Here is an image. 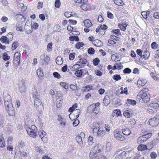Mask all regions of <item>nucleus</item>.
Returning a JSON list of instances; mask_svg holds the SVG:
<instances>
[{
    "label": "nucleus",
    "mask_w": 159,
    "mask_h": 159,
    "mask_svg": "<svg viewBox=\"0 0 159 159\" xmlns=\"http://www.w3.org/2000/svg\"><path fill=\"white\" fill-rule=\"evenodd\" d=\"M127 101L130 103V104L133 105H135L136 104V101L134 100L128 99Z\"/></svg>",
    "instance_id": "nucleus-54"
},
{
    "label": "nucleus",
    "mask_w": 159,
    "mask_h": 159,
    "mask_svg": "<svg viewBox=\"0 0 159 159\" xmlns=\"http://www.w3.org/2000/svg\"><path fill=\"white\" fill-rule=\"evenodd\" d=\"M84 44L82 42H79L75 44V48L76 49H79L81 47L83 46Z\"/></svg>",
    "instance_id": "nucleus-37"
},
{
    "label": "nucleus",
    "mask_w": 159,
    "mask_h": 159,
    "mask_svg": "<svg viewBox=\"0 0 159 159\" xmlns=\"http://www.w3.org/2000/svg\"><path fill=\"white\" fill-rule=\"evenodd\" d=\"M122 132L124 135H129L131 134V131L128 128H125L122 129Z\"/></svg>",
    "instance_id": "nucleus-27"
},
{
    "label": "nucleus",
    "mask_w": 159,
    "mask_h": 159,
    "mask_svg": "<svg viewBox=\"0 0 159 159\" xmlns=\"http://www.w3.org/2000/svg\"><path fill=\"white\" fill-rule=\"evenodd\" d=\"M61 2L59 0H56L55 3V5L57 8H59L60 7Z\"/></svg>",
    "instance_id": "nucleus-53"
},
{
    "label": "nucleus",
    "mask_w": 159,
    "mask_h": 159,
    "mask_svg": "<svg viewBox=\"0 0 159 159\" xmlns=\"http://www.w3.org/2000/svg\"><path fill=\"white\" fill-rule=\"evenodd\" d=\"M91 4L89 3H83L80 6V7L84 11H87L89 10Z\"/></svg>",
    "instance_id": "nucleus-11"
},
{
    "label": "nucleus",
    "mask_w": 159,
    "mask_h": 159,
    "mask_svg": "<svg viewBox=\"0 0 159 159\" xmlns=\"http://www.w3.org/2000/svg\"><path fill=\"white\" fill-rule=\"evenodd\" d=\"M20 52H16L13 58L14 65L17 67L20 64Z\"/></svg>",
    "instance_id": "nucleus-5"
},
{
    "label": "nucleus",
    "mask_w": 159,
    "mask_h": 159,
    "mask_svg": "<svg viewBox=\"0 0 159 159\" xmlns=\"http://www.w3.org/2000/svg\"><path fill=\"white\" fill-rule=\"evenodd\" d=\"M158 116H156L154 117L149 119L148 122L149 125L152 127H156L159 123V119Z\"/></svg>",
    "instance_id": "nucleus-6"
},
{
    "label": "nucleus",
    "mask_w": 159,
    "mask_h": 159,
    "mask_svg": "<svg viewBox=\"0 0 159 159\" xmlns=\"http://www.w3.org/2000/svg\"><path fill=\"white\" fill-rule=\"evenodd\" d=\"M112 78L115 80L118 81L121 79V77L120 75H115L113 76Z\"/></svg>",
    "instance_id": "nucleus-41"
},
{
    "label": "nucleus",
    "mask_w": 159,
    "mask_h": 159,
    "mask_svg": "<svg viewBox=\"0 0 159 159\" xmlns=\"http://www.w3.org/2000/svg\"><path fill=\"white\" fill-rule=\"evenodd\" d=\"M159 104L156 103H153L150 104L148 105V107L154 109H156L159 107Z\"/></svg>",
    "instance_id": "nucleus-29"
},
{
    "label": "nucleus",
    "mask_w": 159,
    "mask_h": 159,
    "mask_svg": "<svg viewBox=\"0 0 159 159\" xmlns=\"http://www.w3.org/2000/svg\"><path fill=\"white\" fill-rule=\"evenodd\" d=\"M54 77L57 79H59L61 78V76L57 72H54L53 73Z\"/></svg>",
    "instance_id": "nucleus-45"
},
{
    "label": "nucleus",
    "mask_w": 159,
    "mask_h": 159,
    "mask_svg": "<svg viewBox=\"0 0 159 159\" xmlns=\"http://www.w3.org/2000/svg\"><path fill=\"white\" fill-rule=\"evenodd\" d=\"M92 128L93 134H94L100 130V125L98 123H93V124Z\"/></svg>",
    "instance_id": "nucleus-8"
},
{
    "label": "nucleus",
    "mask_w": 159,
    "mask_h": 159,
    "mask_svg": "<svg viewBox=\"0 0 159 159\" xmlns=\"http://www.w3.org/2000/svg\"><path fill=\"white\" fill-rule=\"evenodd\" d=\"M155 35L156 36L159 37V29H155L154 30Z\"/></svg>",
    "instance_id": "nucleus-61"
},
{
    "label": "nucleus",
    "mask_w": 159,
    "mask_h": 159,
    "mask_svg": "<svg viewBox=\"0 0 159 159\" xmlns=\"http://www.w3.org/2000/svg\"><path fill=\"white\" fill-rule=\"evenodd\" d=\"M19 46V44L17 42H14L12 45V49L13 50H15Z\"/></svg>",
    "instance_id": "nucleus-42"
},
{
    "label": "nucleus",
    "mask_w": 159,
    "mask_h": 159,
    "mask_svg": "<svg viewBox=\"0 0 159 159\" xmlns=\"http://www.w3.org/2000/svg\"><path fill=\"white\" fill-rule=\"evenodd\" d=\"M94 49L92 48H90L88 50V53L91 54H93L94 53Z\"/></svg>",
    "instance_id": "nucleus-51"
},
{
    "label": "nucleus",
    "mask_w": 159,
    "mask_h": 159,
    "mask_svg": "<svg viewBox=\"0 0 159 159\" xmlns=\"http://www.w3.org/2000/svg\"><path fill=\"white\" fill-rule=\"evenodd\" d=\"M83 139L81 138V137H79V136H77L76 138V140L78 143L80 145L81 147L82 146V144L83 143Z\"/></svg>",
    "instance_id": "nucleus-24"
},
{
    "label": "nucleus",
    "mask_w": 159,
    "mask_h": 159,
    "mask_svg": "<svg viewBox=\"0 0 159 159\" xmlns=\"http://www.w3.org/2000/svg\"><path fill=\"white\" fill-rule=\"evenodd\" d=\"M60 85L63 87V88L66 89H68V86L66 85V84L64 82H61L60 83Z\"/></svg>",
    "instance_id": "nucleus-59"
},
{
    "label": "nucleus",
    "mask_w": 159,
    "mask_h": 159,
    "mask_svg": "<svg viewBox=\"0 0 159 159\" xmlns=\"http://www.w3.org/2000/svg\"><path fill=\"white\" fill-rule=\"evenodd\" d=\"M83 74V71L82 70H78L75 72L76 75L78 77H80Z\"/></svg>",
    "instance_id": "nucleus-33"
},
{
    "label": "nucleus",
    "mask_w": 159,
    "mask_h": 159,
    "mask_svg": "<svg viewBox=\"0 0 159 159\" xmlns=\"http://www.w3.org/2000/svg\"><path fill=\"white\" fill-rule=\"evenodd\" d=\"M152 134L151 133H149L143 135V136L146 139V140H147L149 138H150L152 136Z\"/></svg>",
    "instance_id": "nucleus-58"
},
{
    "label": "nucleus",
    "mask_w": 159,
    "mask_h": 159,
    "mask_svg": "<svg viewBox=\"0 0 159 159\" xmlns=\"http://www.w3.org/2000/svg\"><path fill=\"white\" fill-rule=\"evenodd\" d=\"M121 115V111L118 109L114 110L113 112L111 114V116L113 117L115 116V117L119 116Z\"/></svg>",
    "instance_id": "nucleus-15"
},
{
    "label": "nucleus",
    "mask_w": 159,
    "mask_h": 159,
    "mask_svg": "<svg viewBox=\"0 0 159 159\" xmlns=\"http://www.w3.org/2000/svg\"><path fill=\"white\" fill-rule=\"evenodd\" d=\"M39 135L43 141H44V138H46V133L43 130H39Z\"/></svg>",
    "instance_id": "nucleus-14"
},
{
    "label": "nucleus",
    "mask_w": 159,
    "mask_h": 159,
    "mask_svg": "<svg viewBox=\"0 0 159 159\" xmlns=\"http://www.w3.org/2000/svg\"><path fill=\"white\" fill-rule=\"evenodd\" d=\"M120 30L119 29H116L112 30L111 32L113 34L118 35L120 32Z\"/></svg>",
    "instance_id": "nucleus-55"
},
{
    "label": "nucleus",
    "mask_w": 159,
    "mask_h": 159,
    "mask_svg": "<svg viewBox=\"0 0 159 159\" xmlns=\"http://www.w3.org/2000/svg\"><path fill=\"white\" fill-rule=\"evenodd\" d=\"M150 14V12L149 11H148L147 12L146 11H142L141 12V15L143 16V17L145 19H147L149 15Z\"/></svg>",
    "instance_id": "nucleus-31"
},
{
    "label": "nucleus",
    "mask_w": 159,
    "mask_h": 159,
    "mask_svg": "<svg viewBox=\"0 0 159 159\" xmlns=\"http://www.w3.org/2000/svg\"><path fill=\"white\" fill-rule=\"evenodd\" d=\"M10 58V57L9 56L7 53L4 52L3 55V59L4 60H7Z\"/></svg>",
    "instance_id": "nucleus-49"
},
{
    "label": "nucleus",
    "mask_w": 159,
    "mask_h": 159,
    "mask_svg": "<svg viewBox=\"0 0 159 159\" xmlns=\"http://www.w3.org/2000/svg\"><path fill=\"white\" fill-rule=\"evenodd\" d=\"M62 99H57L56 101V103L57 107L58 108L60 107L62 104Z\"/></svg>",
    "instance_id": "nucleus-36"
},
{
    "label": "nucleus",
    "mask_w": 159,
    "mask_h": 159,
    "mask_svg": "<svg viewBox=\"0 0 159 159\" xmlns=\"http://www.w3.org/2000/svg\"><path fill=\"white\" fill-rule=\"evenodd\" d=\"M107 16L108 18L111 19H113L114 17L113 15L109 11L107 12Z\"/></svg>",
    "instance_id": "nucleus-64"
},
{
    "label": "nucleus",
    "mask_w": 159,
    "mask_h": 159,
    "mask_svg": "<svg viewBox=\"0 0 159 159\" xmlns=\"http://www.w3.org/2000/svg\"><path fill=\"white\" fill-rule=\"evenodd\" d=\"M96 156V154L93 151H91L89 155L90 159H95Z\"/></svg>",
    "instance_id": "nucleus-34"
},
{
    "label": "nucleus",
    "mask_w": 159,
    "mask_h": 159,
    "mask_svg": "<svg viewBox=\"0 0 159 159\" xmlns=\"http://www.w3.org/2000/svg\"><path fill=\"white\" fill-rule=\"evenodd\" d=\"M100 145H97L94 146L93 149L92 151L94 152L96 154L100 152L101 151V149L100 148Z\"/></svg>",
    "instance_id": "nucleus-19"
},
{
    "label": "nucleus",
    "mask_w": 159,
    "mask_h": 159,
    "mask_svg": "<svg viewBox=\"0 0 159 159\" xmlns=\"http://www.w3.org/2000/svg\"><path fill=\"white\" fill-rule=\"evenodd\" d=\"M84 25L87 27H90L92 25L91 21L89 20H86L84 21Z\"/></svg>",
    "instance_id": "nucleus-26"
},
{
    "label": "nucleus",
    "mask_w": 159,
    "mask_h": 159,
    "mask_svg": "<svg viewBox=\"0 0 159 159\" xmlns=\"http://www.w3.org/2000/svg\"><path fill=\"white\" fill-rule=\"evenodd\" d=\"M87 62V60L86 59H80V60L77 62V63L78 64L77 65L80 66H84L86 64Z\"/></svg>",
    "instance_id": "nucleus-21"
},
{
    "label": "nucleus",
    "mask_w": 159,
    "mask_h": 159,
    "mask_svg": "<svg viewBox=\"0 0 159 159\" xmlns=\"http://www.w3.org/2000/svg\"><path fill=\"white\" fill-rule=\"evenodd\" d=\"M146 141V139L143 135L139 137L137 140V143L139 144L142 143Z\"/></svg>",
    "instance_id": "nucleus-20"
},
{
    "label": "nucleus",
    "mask_w": 159,
    "mask_h": 159,
    "mask_svg": "<svg viewBox=\"0 0 159 159\" xmlns=\"http://www.w3.org/2000/svg\"><path fill=\"white\" fill-rule=\"evenodd\" d=\"M150 76L155 80L159 81V75L151 72L150 74Z\"/></svg>",
    "instance_id": "nucleus-22"
},
{
    "label": "nucleus",
    "mask_w": 159,
    "mask_h": 159,
    "mask_svg": "<svg viewBox=\"0 0 159 159\" xmlns=\"http://www.w3.org/2000/svg\"><path fill=\"white\" fill-rule=\"evenodd\" d=\"M126 152L125 151L122 152L116 157L115 159H123L126 157Z\"/></svg>",
    "instance_id": "nucleus-17"
},
{
    "label": "nucleus",
    "mask_w": 159,
    "mask_h": 159,
    "mask_svg": "<svg viewBox=\"0 0 159 159\" xmlns=\"http://www.w3.org/2000/svg\"><path fill=\"white\" fill-rule=\"evenodd\" d=\"M26 131L28 134L31 137L34 138L37 135V129L34 125L31 126L30 128L26 129Z\"/></svg>",
    "instance_id": "nucleus-3"
},
{
    "label": "nucleus",
    "mask_w": 159,
    "mask_h": 159,
    "mask_svg": "<svg viewBox=\"0 0 159 159\" xmlns=\"http://www.w3.org/2000/svg\"><path fill=\"white\" fill-rule=\"evenodd\" d=\"M150 156L152 159H155L157 157V154L155 152H152L150 154Z\"/></svg>",
    "instance_id": "nucleus-56"
},
{
    "label": "nucleus",
    "mask_w": 159,
    "mask_h": 159,
    "mask_svg": "<svg viewBox=\"0 0 159 159\" xmlns=\"http://www.w3.org/2000/svg\"><path fill=\"white\" fill-rule=\"evenodd\" d=\"M136 52L141 58V56H143L142 50L140 49H138L136 50Z\"/></svg>",
    "instance_id": "nucleus-62"
},
{
    "label": "nucleus",
    "mask_w": 159,
    "mask_h": 159,
    "mask_svg": "<svg viewBox=\"0 0 159 159\" xmlns=\"http://www.w3.org/2000/svg\"><path fill=\"white\" fill-rule=\"evenodd\" d=\"M134 113L132 110L125 111L123 113L124 116L127 118H129L132 116Z\"/></svg>",
    "instance_id": "nucleus-9"
},
{
    "label": "nucleus",
    "mask_w": 159,
    "mask_h": 159,
    "mask_svg": "<svg viewBox=\"0 0 159 159\" xmlns=\"http://www.w3.org/2000/svg\"><path fill=\"white\" fill-rule=\"evenodd\" d=\"M75 53H70L69 56V58L70 60H73L75 58Z\"/></svg>",
    "instance_id": "nucleus-60"
},
{
    "label": "nucleus",
    "mask_w": 159,
    "mask_h": 159,
    "mask_svg": "<svg viewBox=\"0 0 159 159\" xmlns=\"http://www.w3.org/2000/svg\"><path fill=\"white\" fill-rule=\"evenodd\" d=\"M52 43H49L47 46V51L50 52L52 50Z\"/></svg>",
    "instance_id": "nucleus-46"
},
{
    "label": "nucleus",
    "mask_w": 159,
    "mask_h": 159,
    "mask_svg": "<svg viewBox=\"0 0 159 159\" xmlns=\"http://www.w3.org/2000/svg\"><path fill=\"white\" fill-rule=\"evenodd\" d=\"M100 60L98 58H96L93 60V64L94 66H97Z\"/></svg>",
    "instance_id": "nucleus-47"
},
{
    "label": "nucleus",
    "mask_w": 159,
    "mask_h": 159,
    "mask_svg": "<svg viewBox=\"0 0 159 159\" xmlns=\"http://www.w3.org/2000/svg\"><path fill=\"white\" fill-rule=\"evenodd\" d=\"M79 123V121L78 120H75L73 123V125L74 126L76 127Z\"/></svg>",
    "instance_id": "nucleus-63"
},
{
    "label": "nucleus",
    "mask_w": 159,
    "mask_h": 159,
    "mask_svg": "<svg viewBox=\"0 0 159 159\" xmlns=\"http://www.w3.org/2000/svg\"><path fill=\"white\" fill-rule=\"evenodd\" d=\"M34 106L39 111H41L43 109L41 100L39 98L34 99Z\"/></svg>",
    "instance_id": "nucleus-4"
},
{
    "label": "nucleus",
    "mask_w": 159,
    "mask_h": 159,
    "mask_svg": "<svg viewBox=\"0 0 159 159\" xmlns=\"http://www.w3.org/2000/svg\"><path fill=\"white\" fill-rule=\"evenodd\" d=\"M149 55L150 53L149 52L146 50L143 52V54L141 56V58L147 59L149 57Z\"/></svg>",
    "instance_id": "nucleus-23"
},
{
    "label": "nucleus",
    "mask_w": 159,
    "mask_h": 159,
    "mask_svg": "<svg viewBox=\"0 0 159 159\" xmlns=\"http://www.w3.org/2000/svg\"><path fill=\"white\" fill-rule=\"evenodd\" d=\"M16 30L22 31L23 27L21 23H17L16 25Z\"/></svg>",
    "instance_id": "nucleus-28"
},
{
    "label": "nucleus",
    "mask_w": 159,
    "mask_h": 159,
    "mask_svg": "<svg viewBox=\"0 0 159 159\" xmlns=\"http://www.w3.org/2000/svg\"><path fill=\"white\" fill-rule=\"evenodd\" d=\"M62 59V58L61 57H58L56 59V63L58 65L61 64L63 62Z\"/></svg>",
    "instance_id": "nucleus-30"
},
{
    "label": "nucleus",
    "mask_w": 159,
    "mask_h": 159,
    "mask_svg": "<svg viewBox=\"0 0 159 159\" xmlns=\"http://www.w3.org/2000/svg\"><path fill=\"white\" fill-rule=\"evenodd\" d=\"M105 132L106 131L105 130H99L94 134L98 137H102L105 135Z\"/></svg>",
    "instance_id": "nucleus-18"
},
{
    "label": "nucleus",
    "mask_w": 159,
    "mask_h": 159,
    "mask_svg": "<svg viewBox=\"0 0 159 159\" xmlns=\"http://www.w3.org/2000/svg\"><path fill=\"white\" fill-rule=\"evenodd\" d=\"M5 142L4 139L2 138H0V147L3 148L5 146Z\"/></svg>",
    "instance_id": "nucleus-44"
},
{
    "label": "nucleus",
    "mask_w": 159,
    "mask_h": 159,
    "mask_svg": "<svg viewBox=\"0 0 159 159\" xmlns=\"http://www.w3.org/2000/svg\"><path fill=\"white\" fill-rule=\"evenodd\" d=\"M148 91V89H143L139 92L138 95V96L141 97L142 100L145 103H147L150 100V95Z\"/></svg>",
    "instance_id": "nucleus-2"
},
{
    "label": "nucleus",
    "mask_w": 159,
    "mask_h": 159,
    "mask_svg": "<svg viewBox=\"0 0 159 159\" xmlns=\"http://www.w3.org/2000/svg\"><path fill=\"white\" fill-rule=\"evenodd\" d=\"M3 97L6 109L10 116H13L15 114L14 108L11 103V97L8 92L5 91L3 93Z\"/></svg>",
    "instance_id": "nucleus-1"
},
{
    "label": "nucleus",
    "mask_w": 159,
    "mask_h": 159,
    "mask_svg": "<svg viewBox=\"0 0 159 159\" xmlns=\"http://www.w3.org/2000/svg\"><path fill=\"white\" fill-rule=\"evenodd\" d=\"M93 109L92 111L93 113L96 114H98L99 113V107H98L94 106V107H93Z\"/></svg>",
    "instance_id": "nucleus-43"
},
{
    "label": "nucleus",
    "mask_w": 159,
    "mask_h": 159,
    "mask_svg": "<svg viewBox=\"0 0 159 159\" xmlns=\"http://www.w3.org/2000/svg\"><path fill=\"white\" fill-rule=\"evenodd\" d=\"M111 97L108 96H106L104 97L103 100V102L104 104L107 106L110 104L111 102Z\"/></svg>",
    "instance_id": "nucleus-16"
},
{
    "label": "nucleus",
    "mask_w": 159,
    "mask_h": 159,
    "mask_svg": "<svg viewBox=\"0 0 159 159\" xmlns=\"http://www.w3.org/2000/svg\"><path fill=\"white\" fill-rule=\"evenodd\" d=\"M131 72V70L129 68H125L123 70L125 74H129Z\"/></svg>",
    "instance_id": "nucleus-52"
},
{
    "label": "nucleus",
    "mask_w": 159,
    "mask_h": 159,
    "mask_svg": "<svg viewBox=\"0 0 159 159\" xmlns=\"http://www.w3.org/2000/svg\"><path fill=\"white\" fill-rule=\"evenodd\" d=\"M70 88L73 90H76L78 89L77 86L75 85L74 84H71L70 85Z\"/></svg>",
    "instance_id": "nucleus-57"
},
{
    "label": "nucleus",
    "mask_w": 159,
    "mask_h": 159,
    "mask_svg": "<svg viewBox=\"0 0 159 159\" xmlns=\"http://www.w3.org/2000/svg\"><path fill=\"white\" fill-rule=\"evenodd\" d=\"M37 74L39 78L43 76V72L40 69H39L37 70Z\"/></svg>",
    "instance_id": "nucleus-35"
},
{
    "label": "nucleus",
    "mask_w": 159,
    "mask_h": 159,
    "mask_svg": "<svg viewBox=\"0 0 159 159\" xmlns=\"http://www.w3.org/2000/svg\"><path fill=\"white\" fill-rule=\"evenodd\" d=\"M69 39L70 41H78L79 40V37L77 36H73L69 37Z\"/></svg>",
    "instance_id": "nucleus-32"
},
{
    "label": "nucleus",
    "mask_w": 159,
    "mask_h": 159,
    "mask_svg": "<svg viewBox=\"0 0 159 159\" xmlns=\"http://www.w3.org/2000/svg\"><path fill=\"white\" fill-rule=\"evenodd\" d=\"M32 96L33 98L34 99L39 98V96L37 92V88L36 86L34 87L32 93Z\"/></svg>",
    "instance_id": "nucleus-12"
},
{
    "label": "nucleus",
    "mask_w": 159,
    "mask_h": 159,
    "mask_svg": "<svg viewBox=\"0 0 159 159\" xmlns=\"http://www.w3.org/2000/svg\"><path fill=\"white\" fill-rule=\"evenodd\" d=\"M121 131L118 129L115 130L114 132V137L117 139L123 141L125 139V138L124 136L121 134Z\"/></svg>",
    "instance_id": "nucleus-7"
},
{
    "label": "nucleus",
    "mask_w": 159,
    "mask_h": 159,
    "mask_svg": "<svg viewBox=\"0 0 159 159\" xmlns=\"http://www.w3.org/2000/svg\"><path fill=\"white\" fill-rule=\"evenodd\" d=\"M114 3L118 6H122L123 5V2L122 0H114Z\"/></svg>",
    "instance_id": "nucleus-39"
},
{
    "label": "nucleus",
    "mask_w": 159,
    "mask_h": 159,
    "mask_svg": "<svg viewBox=\"0 0 159 159\" xmlns=\"http://www.w3.org/2000/svg\"><path fill=\"white\" fill-rule=\"evenodd\" d=\"M19 89L21 93L24 92L26 90L25 82H21L19 84Z\"/></svg>",
    "instance_id": "nucleus-10"
},
{
    "label": "nucleus",
    "mask_w": 159,
    "mask_h": 159,
    "mask_svg": "<svg viewBox=\"0 0 159 159\" xmlns=\"http://www.w3.org/2000/svg\"><path fill=\"white\" fill-rule=\"evenodd\" d=\"M152 48L154 49H156L158 48V45L155 42H153L151 44Z\"/></svg>",
    "instance_id": "nucleus-50"
},
{
    "label": "nucleus",
    "mask_w": 159,
    "mask_h": 159,
    "mask_svg": "<svg viewBox=\"0 0 159 159\" xmlns=\"http://www.w3.org/2000/svg\"><path fill=\"white\" fill-rule=\"evenodd\" d=\"M93 86L91 85H88L85 87H84V89L83 90L84 92L89 91L90 90L92 89Z\"/></svg>",
    "instance_id": "nucleus-38"
},
{
    "label": "nucleus",
    "mask_w": 159,
    "mask_h": 159,
    "mask_svg": "<svg viewBox=\"0 0 159 159\" xmlns=\"http://www.w3.org/2000/svg\"><path fill=\"white\" fill-rule=\"evenodd\" d=\"M139 150L143 151L147 150V147L146 145L143 144H140L138 147Z\"/></svg>",
    "instance_id": "nucleus-25"
},
{
    "label": "nucleus",
    "mask_w": 159,
    "mask_h": 159,
    "mask_svg": "<svg viewBox=\"0 0 159 159\" xmlns=\"http://www.w3.org/2000/svg\"><path fill=\"white\" fill-rule=\"evenodd\" d=\"M6 36L8 37V39L10 40V41H11L12 40L13 35L12 34V33L11 32H9V33L6 35Z\"/></svg>",
    "instance_id": "nucleus-48"
},
{
    "label": "nucleus",
    "mask_w": 159,
    "mask_h": 159,
    "mask_svg": "<svg viewBox=\"0 0 159 159\" xmlns=\"http://www.w3.org/2000/svg\"><path fill=\"white\" fill-rule=\"evenodd\" d=\"M49 57L48 56H47L46 57H45L44 60H42L41 61V62L43 63V64L46 63V64H48L49 61Z\"/></svg>",
    "instance_id": "nucleus-40"
},
{
    "label": "nucleus",
    "mask_w": 159,
    "mask_h": 159,
    "mask_svg": "<svg viewBox=\"0 0 159 159\" xmlns=\"http://www.w3.org/2000/svg\"><path fill=\"white\" fill-rule=\"evenodd\" d=\"M0 41L2 43L6 44H9L10 43V40L6 36H3L0 38Z\"/></svg>",
    "instance_id": "nucleus-13"
}]
</instances>
